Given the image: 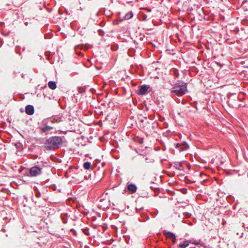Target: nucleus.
<instances>
[{
    "instance_id": "4",
    "label": "nucleus",
    "mask_w": 248,
    "mask_h": 248,
    "mask_svg": "<svg viewBox=\"0 0 248 248\" xmlns=\"http://www.w3.org/2000/svg\"><path fill=\"white\" fill-rule=\"evenodd\" d=\"M139 89L137 91V93L139 95H143L145 94L147 92H150L152 89L149 85H143L139 87Z\"/></svg>"
},
{
    "instance_id": "22",
    "label": "nucleus",
    "mask_w": 248,
    "mask_h": 248,
    "mask_svg": "<svg viewBox=\"0 0 248 248\" xmlns=\"http://www.w3.org/2000/svg\"><path fill=\"white\" fill-rule=\"evenodd\" d=\"M147 9V10H148V11H149V12H151V10H150V9Z\"/></svg>"
},
{
    "instance_id": "11",
    "label": "nucleus",
    "mask_w": 248,
    "mask_h": 248,
    "mask_svg": "<svg viewBox=\"0 0 248 248\" xmlns=\"http://www.w3.org/2000/svg\"><path fill=\"white\" fill-rule=\"evenodd\" d=\"M91 164L89 162H86L83 164L84 168L86 170H89L91 168Z\"/></svg>"
},
{
    "instance_id": "21",
    "label": "nucleus",
    "mask_w": 248,
    "mask_h": 248,
    "mask_svg": "<svg viewBox=\"0 0 248 248\" xmlns=\"http://www.w3.org/2000/svg\"><path fill=\"white\" fill-rule=\"evenodd\" d=\"M162 120H164V118L160 117V121H162Z\"/></svg>"
},
{
    "instance_id": "23",
    "label": "nucleus",
    "mask_w": 248,
    "mask_h": 248,
    "mask_svg": "<svg viewBox=\"0 0 248 248\" xmlns=\"http://www.w3.org/2000/svg\"><path fill=\"white\" fill-rule=\"evenodd\" d=\"M163 76V74H161V76L160 77V78H161Z\"/></svg>"
},
{
    "instance_id": "3",
    "label": "nucleus",
    "mask_w": 248,
    "mask_h": 248,
    "mask_svg": "<svg viewBox=\"0 0 248 248\" xmlns=\"http://www.w3.org/2000/svg\"><path fill=\"white\" fill-rule=\"evenodd\" d=\"M42 168L37 166L31 167L30 170V176L32 177H36L41 174Z\"/></svg>"
},
{
    "instance_id": "7",
    "label": "nucleus",
    "mask_w": 248,
    "mask_h": 248,
    "mask_svg": "<svg viewBox=\"0 0 248 248\" xmlns=\"http://www.w3.org/2000/svg\"><path fill=\"white\" fill-rule=\"evenodd\" d=\"M173 167L176 169L182 170H184V167L182 163L175 162L173 164Z\"/></svg>"
},
{
    "instance_id": "15",
    "label": "nucleus",
    "mask_w": 248,
    "mask_h": 248,
    "mask_svg": "<svg viewBox=\"0 0 248 248\" xmlns=\"http://www.w3.org/2000/svg\"><path fill=\"white\" fill-rule=\"evenodd\" d=\"M36 196L38 198H40L41 197V194L39 192H37Z\"/></svg>"
},
{
    "instance_id": "19",
    "label": "nucleus",
    "mask_w": 248,
    "mask_h": 248,
    "mask_svg": "<svg viewBox=\"0 0 248 248\" xmlns=\"http://www.w3.org/2000/svg\"><path fill=\"white\" fill-rule=\"evenodd\" d=\"M146 16H146V15H143V19H146Z\"/></svg>"
},
{
    "instance_id": "20",
    "label": "nucleus",
    "mask_w": 248,
    "mask_h": 248,
    "mask_svg": "<svg viewBox=\"0 0 248 248\" xmlns=\"http://www.w3.org/2000/svg\"><path fill=\"white\" fill-rule=\"evenodd\" d=\"M150 187H151V188H152V189H154V188H154V187H153V186H150Z\"/></svg>"
},
{
    "instance_id": "24",
    "label": "nucleus",
    "mask_w": 248,
    "mask_h": 248,
    "mask_svg": "<svg viewBox=\"0 0 248 248\" xmlns=\"http://www.w3.org/2000/svg\"><path fill=\"white\" fill-rule=\"evenodd\" d=\"M158 150V149H157V148L156 147L155 150L156 151V150Z\"/></svg>"
},
{
    "instance_id": "13",
    "label": "nucleus",
    "mask_w": 248,
    "mask_h": 248,
    "mask_svg": "<svg viewBox=\"0 0 248 248\" xmlns=\"http://www.w3.org/2000/svg\"><path fill=\"white\" fill-rule=\"evenodd\" d=\"M189 245V242L185 241L183 244L180 245L179 248H185Z\"/></svg>"
},
{
    "instance_id": "14",
    "label": "nucleus",
    "mask_w": 248,
    "mask_h": 248,
    "mask_svg": "<svg viewBox=\"0 0 248 248\" xmlns=\"http://www.w3.org/2000/svg\"><path fill=\"white\" fill-rule=\"evenodd\" d=\"M183 146L184 147H181L180 148L181 150H184L186 149V148H188V145L187 144H186V143H185V145H184Z\"/></svg>"
},
{
    "instance_id": "18",
    "label": "nucleus",
    "mask_w": 248,
    "mask_h": 248,
    "mask_svg": "<svg viewBox=\"0 0 248 248\" xmlns=\"http://www.w3.org/2000/svg\"><path fill=\"white\" fill-rule=\"evenodd\" d=\"M155 191H156V195H157V191H159V189H158V188H156Z\"/></svg>"
},
{
    "instance_id": "5",
    "label": "nucleus",
    "mask_w": 248,
    "mask_h": 248,
    "mask_svg": "<svg viewBox=\"0 0 248 248\" xmlns=\"http://www.w3.org/2000/svg\"><path fill=\"white\" fill-rule=\"evenodd\" d=\"M25 111L28 115H32L34 112V107L32 105H28L26 107Z\"/></svg>"
},
{
    "instance_id": "9",
    "label": "nucleus",
    "mask_w": 248,
    "mask_h": 248,
    "mask_svg": "<svg viewBox=\"0 0 248 248\" xmlns=\"http://www.w3.org/2000/svg\"><path fill=\"white\" fill-rule=\"evenodd\" d=\"M49 88L52 90H54L56 88L57 85L56 82L52 81H50L48 83Z\"/></svg>"
},
{
    "instance_id": "2",
    "label": "nucleus",
    "mask_w": 248,
    "mask_h": 248,
    "mask_svg": "<svg viewBox=\"0 0 248 248\" xmlns=\"http://www.w3.org/2000/svg\"><path fill=\"white\" fill-rule=\"evenodd\" d=\"M186 86V84L185 83H182V84H177L172 88L171 92L177 96H182L187 91Z\"/></svg>"
},
{
    "instance_id": "17",
    "label": "nucleus",
    "mask_w": 248,
    "mask_h": 248,
    "mask_svg": "<svg viewBox=\"0 0 248 248\" xmlns=\"http://www.w3.org/2000/svg\"><path fill=\"white\" fill-rule=\"evenodd\" d=\"M172 242L173 244H174L176 242V237H175L174 239H171Z\"/></svg>"
},
{
    "instance_id": "8",
    "label": "nucleus",
    "mask_w": 248,
    "mask_h": 248,
    "mask_svg": "<svg viewBox=\"0 0 248 248\" xmlns=\"http://www.w3.org/2000/svg\"><path fill=\"white\" fill-rule=\"evenodd\" d=\"M164 234H165L167 238L170 239L171 240L174 239L175 235L173 233L170 232H166V231H165Z\"/></svg>"
},
{
    "instance_id": "10",
    "label": "nucleus",
    "mask_w": 248,
    "mask_h": 248,
    "mask_svg": "<svg viewBox=\"0 0 248 248\" xmlns=\"http://www.w3.org/2000/svg\"><path fill=\"white\" fill-rule=\"evenodd\" d=\"M133 16V14L132 12H129L127 13L125 16L124 17V19L125 20H128L131 18Z\"/></svg>"
},
{
    "instance_id": "6",
    "label": "nucleus",
    "mask_w": 248,
    "mask_h": 248,
    "mask_svg": "<svg viewBox=\"0 0 248 248\" xmlns=\"http://www.w3.org/2000/svg\"><path fill=\"white\" fill-rule=\"evenodd\" d=\"M127 189L131 193H134L136 192L137 187L134 184H130L127 185Z\"/></svg>"
},
{
    "instance_id": "16",
    "label": "nucleus",
    "mask_w": 248,
    "mask_h": 248,
    "mask_svg": "<svg viewBox=\"0 0 248 248\" xmlns=\"http://www.w3.org/2000/svg\"><path fill=\"white\" fill-rule=\"evenodd\" d=\"M99 34L101 35H103L104 34V31L102 30H99Z\"/></svg>"
},
{
    "instance_id": "12",
    "label": "nucleus",
    "mask_w": 248,
    "mask_h": 248,
    "mask_svg": "<svg viewBox=\"0 0 248 248\" xmlns=\"http://www.w3.org/2000/svg\"><path fill=\"white\" fill-rule=\"evenodd\" d=\"M52 129V127L49 126H46L42 128V130L43 132H46L51 129Z\"/></svg>"
},
{
    "instance_id": "1",
    "label": "nucleus",
    "mask_w": 248,
    "mask_h": 248,
    "mask_svg": "<svg viewBox=\"0 0 248 248\" xmlns=\"http://www.w3.org/2000/svg\"><path fill=\"white\" fill-rule=\"evenodd\" d=\"M62 137L54 136L48 139L45 142L44 148L47 151L54 150L59 148L62 144Z\"/></svg>"
}]
</instances>
